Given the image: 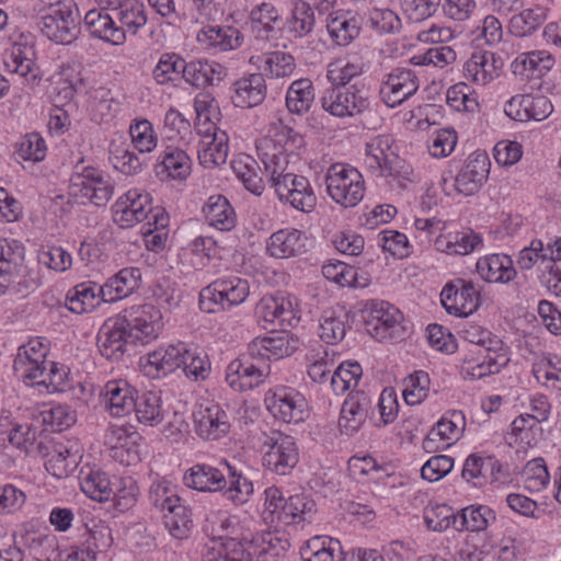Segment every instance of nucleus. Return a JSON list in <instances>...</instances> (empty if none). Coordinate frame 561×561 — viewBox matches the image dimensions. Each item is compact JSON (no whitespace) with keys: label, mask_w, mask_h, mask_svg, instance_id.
Segmentation results:
<instances>
[{"label":"nucleus","mask_w":561,"mask_h":561,"mask_svg":"<svg viewBox=\"0 0 561 561\" xmlns=\"http://www.w3.org/2000/svg\"><path fill=\"white\" fill-rule=\"evenodd\" d=\"M224 466L229 472L230 482L227 488L225 473L208 463H196L186 470L183 482L186 486L199 492H219L225 490V495L234 504H243L253 492V484L250 480L238 474L236 470L227 462Z\"/></svg>","instance_id":"nucleus-1"},{"label":"nucleus","mask_w":561,"mask_h":561,"mask_svg":"<svg viewBox=\"0 0 561 561\" xmlns=\"http://www.w3.org/2000/svg\"><path fill=\"white\" fill-rule=\"evenodd\" d=\"M82 160L75 167L70 178L69 193L95 206H105L114 194V183L102 170L82 165Z\"/></svg>","instance_id":"nucleus-2"},{"label":"nucleus","mask_w":561,"mask_h":561,"mask_svg":"<svg viewBox=\"0 0 561 561\" xmlns=\"http://www.w3.org/2000/svg\"><path fill=\"white\" fill-rule=\"evenodd\" d=\"M38 26L44 36L61 45L73 43L80 34L79 16L71 0L50 3Z\"/></svg>","instance_id":"nucleus-3"},{"label":"nucleus","mask_w":561,"mask_h":561,"mask_svg":"<svg viewBox=\"0 0 561 561\" xmlns=\"http://www.w3.org/2000/svg\"><path fill=\"white\" fill-rule=\"evenodd\" d=\"M389 136H377L366 144V167L378 176H391L402 181H411L412 169L393 150Z\"/></svg>","instance_id":"nucleus-4"},{"label":"nucleus","mask_w":561,"mask_h":561,"mask_svg":"<svg viewBox=\"0 0 561 561\" xmlns=\"http://www.w3.org/2000/svg\"><path fill=\"white\" fill-rule=\"evenodd\" d=\"M31 289L24 266V248L15 240H0V295L25 296Z\"/></svg>","instance_id":"nucleus-5"},{"label":"nucleus","mask_w":561,"mask_h":561,"mask_svg":"<svg viewBox=\"0 0 561 561\" xmlns=\"http://www.w3.org/2000/svg\"><path fill=\"white\" fill-rule=\"evenodd\" d=\"M117 316L134 345H146L154 341L163 327L160 309L150 304L131 306Z\"/></svg>","instance_id":"nucleus-6"},{"label":"nucleus","mask_w":561,"mask_h":561,"mask_svg":"<svg viewBox=\"0 0 561 561\" xmlns=\"http://www.w3.org/2000/svg\"><path fill=\"white\" fill-rule=\"evenodd\" d=\"M250 294L247 279L240 277L221 278L213 282L199 293V308L204 312L214 313L239 306Z\"/></svg>","instance_id":"nucleus-7"},{"label":"nucleus","mask_w":561,"mask_h":561,"mask_svg":"<svg viewBox=\"0 0 561 561\" xmlns=\"http://www.w3.org/2000/svg\"><path fill=\"white\" fill-rule=\"evenodd\" d=\"M325 184L330 197L344 207H354L364 197L365 182L355 168L332 164L327 172Z\"/></svg>","instance_id":"nucleus-8"},{"label":"nucleus","mask_w":561,"mask_h":561,"mask_svg":"<svg viewBox=\"0 0 561 561\" xmlns=\"http://www.w3.org/2000/svg\"><path fill=\"white\" fill-rule=\"evenodd\" d=\"M322 108L335 117L363 114L369 110L370 102L364 88L356 84L347 88H328L321 98Z\"/></svg>","instance_id":"nucleus-9"},{"label":"nucleus","mask_w":561,"mask_h":561,"mask_svg":"<svg viewBox=\"0 0 561 561\" xmlns=\"http://www.w3.org/2000/svg\"><path fill=\"white\" fill-rule=\"evenodd\" d=\"M264 403L274 417L285 423H299L308 415L305 397L293 388L270 389L265 393Z\"/></svg>","instance_id":"nucleus-10"},{"label":"nucleus","mask_w":561,"mask_h":561,"mask_svg":"<svg viewBox=\"0 0 561 561\" xmlns=\"http://www.w3.org/2000/svg\"><path fill=\"white\" fill-rule=\"evenodd\" d=\"M266 451L263 466L279 476L289 474L299 461V451L294 437L282 433H273L264 442Z\"/></svg>","instance_id":"nucleus-11"},{"label":"nucleus","mask_w":561,"mask_h":561,"mask_svg":"<svg viewBox=\"0 0 561 561\" xmlns=\"http://www.w3.org/2000/svg\"><path fill=\"white\" fill-rule=\"evenodd\" d=\"M255 314L264 322L265 329L268 325L295 327L300 320L293 298L285 295L263 296L256 305Z\"/></svg>","instance_id":"nucleus-12"},{"label":"nucleus","mask_w":561,"mask_h":561,"mask_svg":"<svg viewBox=\"0 0 561 561\" xmlns=\"http://www.w3.org/2000/svg\"><path fill=\"white\" fill-rule=\"evenodd\" d=\"M113 219L121 228H131L146 220L151 213V197L134 188L126 192L114 204Z\"/></svg>","instance_id":"nucleus-13"},{"label":"nucleus","mask_w":561,"mask_h":561,"mask_svg":"<svg viewBox=\"0 0 561 561\" xmlns=\"http://www.w3.org/2000/svg\"><path fill=\"white\" fill-rule=\"evenodd\" d=\"M419 89V78L413 70L394 68L381 82L380 96L389 107H396L412 96Z\"/></svg>","instance_id":"nucleus-14"},{"label":"nucleus","mask_w":561,"mask_h":561,"mask_svg":"<svg viewBox=\"0 0 561 561\" xmlns=\"http://www.w3.org/2000/svg\"><path fill=\"white\" fill-rule=\"evenodd\" d=\"M270 366L248 360L245 357H237L227 366L226 381L236 391L244 392L261 385Z\"/></svg>","instance_id":"nucleus-15"},{"label":"nucleus","mask_w":561,"mask_h":561,"mask_svg":"<svg viewBox=\"0 0 561 561\" xmlns=\"http://www.w3.org/2000/svg\"><path fill=\"white\" fill-rule=\"evenodd\" d=\"M490 159L485 152L470 154L455 179L456 190L466 195H473L486 181L490 172Z\"/></svg>","instance_id":"nucleus-16"},{"label":"nucleus","mask_w":561,"mask_h":561,"mask_svg":"<svg viewBox=\"0 0 561 561\" xmlns=\"http://www.w3.org/2000/svg\"><path fill=\"white\" fill-rule=\"evenodd\" d=\"M503 58L488 50L474 51L463 66V76L478 85H486L497 78L503 69Z\"/></svg>","instance_id":"nucleus-17"},{"label":"nucleus","mask_w":561,"mask_h":561,"mask_svg":"<svg viewBox=\"0 0 561 561\" xmlns=\"http://www.w3.org/2000/svg\"><path fill=\"white\" fill-rule=\"evenodd\" d=\"M505 113L515 121L541 122L553 111L551 101L545 95L529 94L513 96L505 105Z\"/></svg>","instance_id":"nucleus-18"},{"label":"nucleus","mask_w":561,"mask_h":561,"mask_svg":"<svg viewBox=\"0 0 561 561\" xmlns=\"http://www.w3.org/2000/svg\"><path fill=\"white\" fill-rule=\"evenodd\" d=\"M196 434L207 440H216L230 430V417L218 403L202 407L195 414Z\"/></svg>","instance_id":"nucleus-19"},{"label":"nucleus","mask_w":561,"mask_h":561,"mask_svg":"<svg viewBox=\"0 0 561 561\" xmlns=\"http://www.w3.org/2000/svg\"><path fill=\"white\" fill-rule=\"evenodd\" d=\"M118 316L108 319L102 325L98 334V347L101 355L110 360H118L126 352V345L130 344L127 331Z\"/></svg>","instance_id":"nucleus-20"},{"label":"nucleus","mask_w":561,"mask_h":561,"mask_svg":"<svg viewBox=\"0 0 561 561\" xmlns=\"http://www.w3.org/2000/svg\"><path fill=\"white\" fill-rule=\"evenodd\" d=\"M371 399L363 391L352 392L347 396L341 408L339 427L345 435H353L365 423Z\"/></svg>","instance_id":"nucleus-21"},{"label":"nucleus","mask_w":561,"mask_h":561,"mask_svg":"<svg viewBox=\"0 0 561 561\" xmlns=\"http://www.w3.org/2000/svg\"><path fill=\"white\" fill-rule=\"evenodd\" d=\"M231 102L234 106L250 108L260 105L266 96V84L262 73H252L232 83Z\"/></svg>","instance_id":"nucleus-22"},{"label":"nucleus","mask_w":561,"mask_h":561,"mask_svg":"<svg viewBox=\"0 0 561 561\" xmlns=\"http://www.w3.org/2000/svg\"><path fill=\"white\" fill-rule=\"evenodd\" d=\"M114 19V14L111 15L104 9H93L87 12L84 26L93 37L113 45H121L126 38L125 31L115 24Z\"/></svg>","instance_id":"nucleus-23"},{"label":"nucleus","mask_w":561,"mask_h":561,"mask_svg":"<svg viewBox=\"0 0 561 561\" xmlns=\"http://www.w3.org/2000/svg\"><path fill=\"white\" fill-rule=\"evenodd\" d=\"M141 282V271L138 267L122 268L110 277L101 289L103 302H115L131 295Z\"/></svg>","instance_id":"nucleus-24"},{"label":"nucleus","mask_w":561,"mask_h":561,"mask_svg":"<svg viewBox=\"0 0 561 561\" xmlns=\"http://www.w3.org/2000/svg\"><path fill=\"white\" fill-rule=\"evenodd\" d=\"M209 141H202L198 148V160L204 168H215L226 162L228 157V137L225 133L217 134L214 124H208L206 129H198Z\"/></svg>","instance_id":"nucleus-25"},{"label":"nucleus","mask_w":561,"mask_h":561,"mask_svg":"<svg viewBox=\"0 0 561 561\" xmlns=\"http://www.w3.org/2000/svg\"><path fill=\"white\" fill-rule=\"evenodd\" d=\"M105 407L115 417H121L134 411L137 391L126 381L112 380L104 387Z\"/></svg>","instance_id":"nucleus-26"},{"label":"nucleus","mask_w":561,"mask_h":561,"mask_svg":"<svg viewBox=\"0 0 561 561\" xmlns=\"http://www.w3.org/2000/svg\"><path fill=\"white\" fill-rule=\"evenodd\" d=\"M306 237L298 229H280L267 241V253L276 259H288L305 252Z\"/></svg>","instance_id":"nucleus-27"},{"label":"nucleus","mask_w":561,"mask_h":561,"mask_svg":"<svg viewBox=\"0 0 561 561\" xmlns=\"http://www.w3.org/2000/svg\"><path fill=\"white\" fill-rule=\"evenodd\" d=\"M226 76V69L220 64L206 59L186 61L183 79L188 84L203 89L218 84Z\"/></svg>","instance_id":"nucleus-28"},{"label":"nucleus","mask_w":561,"mask_h":561,"mask_svg":"<svg viewBox=\"0 0 561 561\" xmlns=\"http://www.w3.org/2000/svg\"><path fill=\"white\" fill-rule=\"evenodd\" d=\"M202 561H251V552L234 538L210 539L204 546Z\"/></svg>","instance_id":"nucleus-29"},{"label":"nucleus","mask_w":561,"mask_h":561,"mask_svg":"<svg viewBox=\"0 0 561 561\" xmlns=\"http://www.w3.org/2000/svg\"><path fill=\"white\" fill-rule=\"evenodd\" d=\"M476 270L489 283H508L516 276L511 257L501 254L480 257L476 264Z\"/></svg>","instance_id":"nucleus-30"},{"label":"nucleus","mask_w":561,"mask_h":561,"mask_svg":"<svg viewBox=\"0 0 561 561\" xmlns=\"http://www.w3.org/2000/svg\"><path fill=\"white\" fill-rule=\"evenodd\" d=\"M34 56L35 50L33 46L22 43H14L4 54L3 65L5 69L11 73L19 75L27 81L35 80L36 75L34 73Z\"/></svg>","instance_id":"nucleus-31"},{"label":"nucleus","mask_w":561,"mask_h":561,"mask_svg":"<svg viewBox=\"0 0 561 561\" xmlns=\"http://www.w3.org/2000/svg\"><path fill=\"white\" fill-rule=\"evenodd\" d=\"M101 289H103V285L92 282L81 283L75 286L67 294V308L77 314L91 312L103 301Z\"/></svg>","instance_id":"nucleus-32"},{"label":"nucleus","mask_w":561,"mask_h":561,"mask_svg":"<svg viewBox=\"0 0 561 561\" xmlns=\"http://www.w3.org/2000/svg\"><path fill=\"white\" fill-rule=\"evenodd\" d=\"M206 220L220 231H230L236 227L237 217L233 207L222 195H213L203 207Z\"/></svg>","instance_id":"nucleus-33"},{"label":"nucleus","mask_w":561,"mask_h":561,"mask_svg":"<svg viewBox=\"0 0 561 561\" xmlns=\"http://www.w3.org/2000/svg\"><path fill=\"white\" fill-rule=\"evenodd\" d=\"M191 172L187 153L175 147H168L160 156L156 173L160 178L185 179Z\"/></svg>","instance_id":"nucleus-34"},{"label":"nucleus","mask_w":561,"mask_h":561,"mask_svg":"<svg viewBox=\"0 0 561 561\" xmlns=\"http://www.w3.org/2000/svg\"><path fill=\"white\" fill-rule=\"evenodd\" d=\"M508 362L510 358L504 351L486 353L482 360L466 359L461 366V375L465 379H481L497 374Z\"/></svg>","instance_id":"nucleus-35"},{"label":"nucleus","mask_w":561,"mask_h":561,"mask_svg":"<svg viewBox=\"0 0 561 561\" xmlns=\"http://www.w3.org/2000/svg\"><path fill=\"white\" fill-rule=\"evenodd\" d=\"M248 545L247 551L261 558L262 561H275L289 548L288 540L271 531L255 535Z\"/></svg>","instance_id":"nucleus-36"},{"label":"nucleus","mask_w":561,"mask_h":561,"mask_svg":"<svg viewBox=\"0 0 561 561\" xmlns=\"http://www.w3.org/2000/svg\"><path fill=\"white\" fill-rule=\"evenodd\" d=\"M241 34L234 27L208 26L197 34L199 44L222 51L236 49L241 45Z\"/></svg>","instance_id":"nucleus-37"},{"label":"nucleus","mask_w":561,"mask_h":561,"mask_svg":"<svg viewBox=\"0 0 561 561\" xmlns=\"http://www.w3.org/2000/svg\"><path fill=\"white\" fill-rule=\"evenodd\" d=\"M465 417L461 412L454 411L450 417H442L436 426L433 427L423 440V449L426 453H435L439 449L436 442H448L454 439L459 433V423L463 422Z\"/></svg>","instance_id":"nucleus-38"},{"label":"nucleus","mask_w":561,"mask_h":561,"mask_svg":"<svg viewBox=\"0 0 561 561\" xmlns=\"http://www.w3.org/2000/svg\"><path fill=\"white\" fill-rule=\"evenodd\" d=\"M314 101V87L310 79L301 78L290 83L286 93V107L291 114L307 113Z\"/></svg>","instance_id":"nucleus-39"},{"label":"nucleus","mask_w":561,"mask_h":561,"mask_svg":"<svg viewBox=\"0 0 561 561\" xmlns=\"http://www.w3.org/2000/svg\"><path fill=\"white\" fill-rule=\"evenodd\" d=\"M180 368L192 381H203L210 374V362L206 353L198 347H192L184 343V352L180 358Z\"/></svg>","instance_id":"nucleus-40"},{"label":"nucleus","mask_w":561,"mask_h":561,"mask_svg":"<svg viewBox=\"0 0 561 561\" xmlns=\"http://www.w3.org/2000/svg\"><path fill=\"white\" fill-rule=\"evenodd\" d=\"M134 412L137 420L149 426H156L163 421L164 411L159 392L146 391L136 396Z\"/></svg>","instance_id":"nucleus-41"},{"label":"nucleus","mask_w":561,"mask_h":561,"mask_svg":"<svg viewBox=\"0 0 561 561\" xmlns=\"http://www.w3.org/2000/svg\"><path fill=\"white\" fill-rule=\"evenodd\" d=\"M374 331L380 339H393L394 334L401 328L403 319L402 313L394 307L381 302L379 307L371 311Z\"/></svg>","instance_id":"nucleus-42"},{"label":"nucleus","mask_w":561,"mask_h":561,"mask_svg":"<svg viewBox=\"0 0 561 561\" xmlns=\"http://www.w3.org/2000/svg\"><path fill=\"white\" fill-rule=\"evenodd\" d=\"M480 293L470 280L465 282L460 288L455 289L454 302L447 304L444 301V307L448 313L462 317L476 311L480 306Z\"/></svg>","instance_id":"nucleus-43"},{"label":"nucleus","mask_w":561,"mask_h":561,"mask_svg":"<svg viewBox=\"0 0 561 561\" xmlns=\"http://www.w3.org/2000/svg\"><path fill=\"white\" fill-rule=\"evenodd\" d=\"M112 12L117 19L123 30L125 27L131 31L133 34L146 25L147 14L144 3L138 0H123L118 2V5L112 9Z\"/></svg>","instance_id":"nucleus-44"},{"label":"nucleus","mask_w":561,"mask_h":561,"mask_svg":"<svg viewBox=\"0 0 561 561\" xmlns=\"http://www.w3.org/2000/svg\"><path fill=\"white\" fill-rule=\"evenodd\" d=\"M184 352V343L169 345L148 354V366L156 370L157 376H165L180 368V358Z\"/></svg>","instance_id":"nucleus-45"},{"label":"nucleus","mask_w":561,"mask_h":561,"mask_svg":"<svg viewBox=\"0 0 561 561\" xmlns=\"http://www.w3.org/2000/svg\"><path fill=\"white\" fill-rule=\"evenodd\" d=\"M232 170L244 187L254 195L260 196L264 191V181L259 174L257 162L249 156L234 160Z\"/></svg>","instance_id":"nucleus-46"},{"label":"nucleus","mask_w":561,"mask_h":561,"mask_svg":"<svg viewBox=\"0 0 561 561\" xmlns=\"http://www.w3.org/2000/svg\"><path fill=\"white\" fill-rule=\"evenodd\" d=\"M163 523L170 535L180 540L190 536L193 526L191 513L181 501L165 511Z\"/></svg>","instance_id":"nucleus-47"},{"label":"nucleus","mask_w":561,"mask_h":561,"mask_svg":"<svg viewBox=\"0 0 561 561\" xmlns=\"http://www.w3.org/2000/svg\"><path fill=\"white\" fill-rule=\"evenodd\" d=\"M491 519H494V514L488 506H468L457 513L456 530L481 531L488 527Z\"/></svg>","instance_id":"nucleus-48"},{"label":"nucleus","mask_w":561,"mask_h":561,"mask_svg":"<svg viewBox=\"0 0 561 561\" xmlns=\"http://www.w3.org/2000/svg\"><path fill=\"white\" fill-rule=\"evenodd\" d=\"M553 65V58L546 51H531L523 54L513 62V72L526 76L527 78L534 76H542L546 71L550 70Z\"/></svg>","instance_id":"nucleus-49"},{"label":"nucleus","mask_w":561,"mask_h":561,"mask_svg":"<svg viewBox=\"0 0 561 561\" xmlns=\"http://www.w3.org/2000/svg\"><path fill=\"white\" fill-rule=\"evenodd\" d=\"M25 546L36 561H60L56 537L41 534H28Z\"/></svg>","instance_id":"nucleus-50"},{"label":"nucleus","mask_w":561,"mask_h":561,"mask_svg":"<svg viewBox=\"0 0 561 561\" xmlns=\"http://www.w3.org/2000/svg\"><path fill=\"white\" fill-rule=\"evenodd\" d=\"M547 19V10L542 7L526 9L510 20V31L518 37L531 34Z\"/></svg>","instance_id":"nucleus-51"},{"label":"nucleus","mask_w":561,"mask_h":561,"mask_svg":"<svg viewBox=\"0 0 561 561\" xmlns=\"http://www.w3.org/2000/svg\"><path fill=\"white\" fill-rule=\"evenodd\" d=\"M322 274L328 279L340 286L365 287L367 279L358 278L357 270L344 262L328 263L322 266Z\"/></svg>","instance_id":"nucleus-52"},{"label":"nucleus","mask_w":561,"mask_h":561,"mask_svg":"<svg viewBox=\"0 0 561 561\" xmlns=\"http://www.w3.org/2000/svg\"><path fill=\"white\" fill-rule=\"evenodd\" d=\"M426 527L433 531H445L450 526L456 529L457 514L446 504H430L423 511Z\"/></svg>","instance_id":"nucleus-53"},{"label":"nucleus","mask_w":561,"mask_h":561,"mask_svg":"<svg viewBox=\"0 0 561 561\" xmlns=\"http://www.w3.org/2000/svg\"><path fill=\"white\" fill-rule=\"evenodd\" d=\"M186 61L176 54H163L153 69V78L159 84H167L184 77Z\"/></svg>","instance_id":"nucleus-54"},{"label":"nucleus","mask_w":561,"mask_h":561,"mask_svg":"<svg viewBox=\"0 0 561 561\" xmlns=\"http://www.w3.org/2000/svg\"><path fill=\"white\" fill-rule=\"evenodd\" d=\"M346 314L334 310L323 312L319 324V336L327 344H335L342 341L346 333L345 319Z\"/></svg>","instance_id":"nucleus-55"},{"label":"nucleus","mask_w":561,"mask_h":561,"mask_svg":"<svg viewBox=\"0 0 561 561\" xmlns=\"http://www.w3.org/2000/svg\"><path fill=\"white\" fill-rule=\"evenodd\" d=\"M47 456L46 469L57 478L67 476L77 465L76 455L62 443L55 444Z\"/></svg>","instance_id":"nucleus-56"},{"label":"nucleus","mask_w":561,"mask_h":561,"mask_svg":"<svg viewBox=\"0 0 561 561\" xmlns=\"http://www.w3.org/2000/svg\"><path fill=\"white\" fill-rule=\"evenodd\" d=\"M296 60L289 53L274 50L264 55V71L271 78H285L294 73Z\"/></svg>","instance_id":"nucleus-57"},{"label":"nucleus","mask_w":561,"mask_h":561,"mask_svg":"<svg viewBox=\"0 0 561 561\" xmlns=\"http://www.w3.org/2000/svg\"><path fill=\"white\" fill-rule=\"evenodd\" d=\"M327 27L333 41L340 46L348 45L359 34L356 19L345 15L331 18Z\"/></svg>","instance_id":"nucleus-58"},{"label":"nucleus","mask_w":561,"mask_h":561,"mask_svg":"<svg viewBox=\"0 0 561 561\" xmlns=\"http://www.w3.org/2000/svg\"><path fill=\"white\" fill-rule=\"evenodd\" d=\"M113 543L112 530L103 522L94 523L87 528V538L83 547L94 557L104 553Z\"/></svg>","instance_id":"nucleus-59"},{"label":"nucleus","mask_w":561,"mask_h":561,"mask_svg":"<svg viewBox=\"0 0 561 561\" xmlns=\"http://www.w3.org/2000/svg\"><path fill=\"white\" fill-rule=\"evenodd\" d=\"M47 360H37L28 357L26 352L18 353L13 363L15 374L23 380L39 385L46 374Z\"/></svg>","instance_id":"nucleus-60"},{"label":"nucleus","mask_w":561,"mask_h":561,"mask_svg":"<svg viewBox=\"0 0 561 561\" xmlns=\"http://www.w3.org/2000/svg\"><path fill=\"white\" fill-rule=\"evenodd\" d=\"M80 485L89 497L99 502L107 501L112 493L110 479L102 471H90L82 478Z\"/></svg>","instance_id":"nucleus-61"},{"label":"nucleus","mask_w":561,"mask_h":561,"mask_svg":"<svg viewBox=\"0 0 561 561\" xmlns=\"http://www.w3.org/2000/svg\"><path fill=\"white\" fill-rule=\"evenodd\" d=\"M403 399L409 405L421 403L428 394L430 377L424 371H416L404 379Z\"/></svg>","instance_id":"nucleus-62"},{"label":"nucleus","mask_w":561,"mask_h":561,"mask_svg":"<svg viewBox=\"0 0 561 561\" xmlns=\"http://www.w3.org/2000/svg\"><path fill=\"white\" fill-rule=\"evenodd\" d=\"M362 71L360 65L337 59L328 66L327 78L332 83L331 88H346L345 85Z\"/></svg>","instance_id":"nucleus-63"},{"label":"nucleus","mask_w":561,"mask_h":561,"mask_svg":"<svg viewBox=\"0 0 561 561\" xmlns=\"http://www.w3.org/2000/svg\"><path fill=\"white\" fill-rule=\"evenodd\" d=\"M523 483L529 492H539L549 483V473L542 459H533L527 462L523 473Z\"/></svg>","instance_id":"nucleus-64"}]
</instances>
